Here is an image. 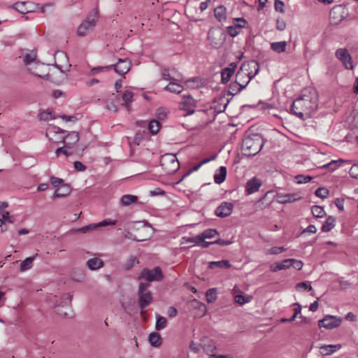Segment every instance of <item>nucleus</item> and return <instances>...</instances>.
I'll list each match as a JSON object with an SVG mask.
<instances>
[{"label":"nucleus","mask_w":358,"mask_h":358,"mask_svg":"<svg viewBox=\"0 0 358 358\" xmlns=\"http://www.w3.org/2000/svg\"><path fill=\"white\" fill-rule=\"evenodd\" d=\"M318 94L315 88H304L292 105V114L302 120L310 118L317 108Z\"/></svg>","instance_id":"nucleus-1"},{"label":"nucleus","mask_w":358,"mask_h":358,"mask_svg":"<svg viewBox=\"0 0 358 358\" xmlns=\"http://www.w3.org/2000/svg\"><path fill=\"white\" fill-rule=\"evenodd\" d=\"M259 64L255 60L243 63L236 75V83L241 84L245 88L250 81L258 73Z\"/></svg>","instance_id":"nucleus-2"},{"label":"nucleus","mask_w":358,"mask_h":358,"mask_svg":"<svg viewBox=\"0 0 358 358\" xmlns=\"http://www.w3.org/2000/svg\"><path fill=\"white\" fill-rule=\"evenodd\" d=\"M263 145L264 140L260 134H250L243 140L241 150L246 156H255L259 153Z\"/></svg>","instance_id":"nucleus-3"},{"label":"nucleus","mask_w":358,"mask_h":358,"mask_svg":"<svg viewBox=\"0 0 358 358\" xmlns=\"http://www.w3.org/2000/svg\"><path fill=\"white\" fill-rule=\"evenodd\" d=\"M73 294L70 292L64 293L60 296L57 295L51 296L49 299L50 303L54 305L55 308L57 309V313L60 315L67 317L69 313L63 310V308H70L71 305V300Z\"/></svg>","instance_id":"nucleus-4"},{"label":"nucleus","mask_w":358,"mask_h":358,"mask_svg":"<svg viewBox=\"0 0 358 358\" xmlns=\"http://www.w3.org/2000/svg\"><path fill=\"white\" fill-rule=\"evenodd\" d=\"M149 286V283L143 282L140 283L138 286V306L141 309V315H142L145 313V308L153 301L152 293L148 289Z\"/></svg>","instance_id":"nucleus-5"},{"label":"nucleus","mask_w":358,"mask_h":358,"mask_svg":"<svg viewBox=\"0 0 358 358\" xmlns=\"http://www.w3.org/2000/svg\"><path fill=\"white\" fill-rule=\"evenodd\" d=\"M98 18V11L92 10L86 19L79 25L77 29V34L79 36H85L87 34L92 31L96 26V22Z\"/></svg>","instance_id":"nucleus-6"},{"label":"nucleus","mask_w":358,"mask_h":358,"mask_svg":"<svg viewBox=\"0 0 358 358\" xmlns=\"http://www.w3.org/2000/svg\"><path fill=\"white\" fill-rule=\"evenodd\" d=\"M66 138H73V141H64V138H62V142L64 143V145L55 150L57 157H59L61 155L67 157L73 153V148L74 145L79 141V134L76 131H71L66 135Z\"/></svg>","instance_id":"nucleus-7"},{"label":"nucleus","mask_w":358,"mask_h":358,"mask_svg":"<svg viewBox=\"0 0 358 358\" xmlns=\"http://www.w3.org/2000/svg\"><path fill=\"white\" fill-rule=\"evenodd\" d=\"M160 165L167 174L174 173L180 168V163L176 155L166 153L162 156Z\"/></svg>","instance_id":"nucleus-8"},{"label":"nucleus","mask_w":358,"mask_h":358,"mask_svg":"<svg viewBox=\"0 0 358 358\" xmlns=\"http://www.w3.org/2000/svg\"><path fill=\"white\" fill-rule=\"evenodd\" d=\"M226 34L224 30L220 27H213L208 33L209 44L214 48H220L224 43Z\"/></svg>","instance_id":"nucleus-9"},{"label":"nucleus","mask_w":358,"mask_h":358,"mask_svg":"<svg viewBox=\"0 0 358 358\" xmlns=\"http://www.w3.org/2000/svg\"><path fill=\"white\" fill-rule=\"evenodd\" d=\"M139 278L145 279L148 282L159 281L163 278V274L161 268L158 266L151 270L144 268L141 271Z\"/></svg>","instance_id":"nucleus-10"},{"label":"nucleus","mask_w":358,"mask_h":358,"mask_svg":"<svg viewBox=\"0 0 358 358\" xmlns=\"http://www.w3.org/2000/svg\"><path fill=\"white\" fill-rule=\"evenodd\" d=\"M196 106V101L189 95L182 96V100L179 103V109L186 111V113L183 115L184 116L193 114Z\"/></svg>","instance_id":"nucleus-11"},{"label":"nucleus","mask_w":358,"mask_h":358,"mask_svg":"<svg viewBox=\"0 0 358 358\" xmlns=\"http://www.w3.org/2000/svg\"><path fill=\"white\" fill-rule=\"evenodd\" d=\"M336 57L340 60L346 69L352 70L354 68L352 59L346 48H338L335 52Z\"/></svg>","instance_id":"nucleus-12"},{"label":"nucleus","mask_w":358,"mask_h":358,"mask_svg":"<svg viewBox=\"0 0 358 358\" xmlns=\"http://www.w3.org/2000/svg\"><path fill=\"white\" fill-rule=\"evenodd\" d=\"M342 319L334 315H326L323 319L319 320V327H324L327 329H331L338 327L341 324Z\"/></svg>","instance_id":"nucleus-13"},{"label":"nucleus","mask_w":358,"mask_h":358,"mask_svg":"<svg viewBox=\"0 0 358 358\" xmlns=\"http://www.w3.org/2000/svg\"><path fill=\"white\" fill-rule=\"evenodd\" d=\"M55 66L62 73H66L70 70L71 64H69L67 55L63 52H57L55 54Z\"/></svg>","instance_id":"nucleus-14"},{"label":"nucleus","mask_w":358,"mask_h":358,"mask_svg":"<svg viewBox=\"0 0 358 358\" xmlns=\"http://www.w3.org/2000/svg\"><path fill=\"white\" fill-rule=\"evenodd\" d=\"M115 223H116L115 220L108 221V220H103L96 224H90L89 225L85 226L81 228L72 229L70 230V233L77 234V233L81 232V233L86 234V233L90 232L92 230H94V229H97L98 227H105L107 225H114V224H115Z\"/></svg>","instance_id":"nucleus-15"},{"label":"nucleus","mask_w":358,"mask_h":358,"mask_svg":"<svg viewBox=\"0 0 358 358\" xmlns=\"http://www.w3.org/2000/svg\"><path fill=\"white\" fill-rule=\"evenodd\" d=\"M110 66V68L114 66V70L117 73L120 75H124L129 71L131 66V62L128 59H119L117 64Z\"/></svg>","instance_id":"nucleus-16"},{"label":"nucleus","mask_w":358,"mask_h":358,"mask_svg":"<svg viewBox=\"0 0 358 358\" xmlns=\"http://www.w3.org/2000/svg\"><path fill=\"white\" fill-rule=\"evenodd\" d=\"M234 208V205L230 202H222L215 210V215L220 217L229 216Z\"/></svg>","instance_id":"nucleus-17"},{"label":"nucleus","mask_w":358,"mask_h":358,"mask_svg":"<svg viewBox=\"0 0 358 358\" xmlns=\"http://www.w3.org/2000/svg\"><path fill=\"white\" fill-rule=\"evenodd\" d=\"M235 20L236 21V23L227 27V32L231 37L237 36L240 29L244 27L246 24V21L243 18H237Z\"/></svg>","instance_id":"nucleus-18"},{"label":"nucleus","mask_w":358,"mask_h":358,"mask_svg":"<svg viewBox=\"0 0 358 358\" xmlns=\"http://www.w3.org/2000/svg\"><path fill=\"white\" fill-rule=\"evenodd\" d=\"M199 345H201L204 352L209 355L214 354L216 350L213 341L207 336H203L201 338Z\"/></svg>","instance_id":"nucleus-19"},{"label":"nucleus","mask_w":358,"mask_h":358,"mask_svg":"<svg viewBox=\"0 0 358 358\" xmlns=\"http://www.w3.org/2000/svg\"><path fill=\"white\" fill-rule=\"evenodd\" d=\"M22 59L24 64L28 67L31 66L33 64H36V67L39 66V62L36 60V52L34 50L25 52L22 55Z\"/></svg>","instance_id":"nucleus-20"},{"label":"nucleus","mask_w":358,"mask_h":358,"mask_svg":"<svg viewBox=\"0 0 358 358\" xmlns=\"http://www.w3.org/2000/svg\"><path fill=\"white\" fill-rule=\"evenodd\" d=\"M261 185V180L259 179H257V178H253L247 182L246 191L248 194H252L258 191Z\"/></svg>","instance_id":"nucleus-21"},{"label":"nucleus","mask_w":358,"mask_h":358,"mask_svg":"<svg viewBox=\"0 0 358 358\" xmlns=\"http://www.w3.org/2000/svg\"><path fill=\"white\" fill-rule=\"evenodd\" d=\"M71 192V188L68 184H63L59 188L56 189L55 194L52 196V199L64 197L68 196Z\"/></svg>","instance_id":"nucleus-22"},{"label":"nucleus","mask_w":358,"mask_h":358,"mask_svg":"<svg viewBox=\"0 0 358 358\" xmlns=\"http://www.w3.org/2000/svg\"><path fill=\"white\" fill-rule=\"evenodd\" d=\"M291 261H292L291 259H286L280 262L271 264L270 266V269L273 272H276L278 271L289 268L291 266Z\"/></svg>","instance_id":"nucleus-23"},{"label":"nucleus","mask_w":358,"mask_h":358,"mask_svg":"<svg viewBox=\"0 0 358 358\" xmlns=\"http://www.w3.org/2000/svg\"><path fill=\"white\" fill-rule=\"evenodd\" d=\"M87 266L92 271L97 270L104 266V262L102 259L98 257H93L87 260Z\"/></svg>","instance_id":"nucleus-24"},{"label":"nucleus","mask_w":358,"mask_h":358,"mask_svg":"<svg viewBox=\"0 0 358 358\" xmlns=\"http://www.w3.org/2000/svg\"><path fill=\"white\" fill-rule=\"evenodd\" d=\"M341 348L340 344L337 345H322L320 346V353L323 356H328L333 354Z\"/></svg>","instance_id":"nucleus-25"},{"label":"nucleus","mask_w":358,"mask_h":358,"mask_svg":"<svg viewBox=\"0 0 358 358\" xmlns=\"http://www.w3.org/2000/svg\"><path fill=\"white\" fill-rule=\"evenodd\" d=\"M301 197L299 194H287L285 195L278 196V202L280 203H292L300 199Z\"/></svg>","instance_id":"nucleus-26"},{"label":"nucleus","mask_w":358,"mask_h":358,"mask_svg":"<svg viewBox=\"0 0 358 358\" xmlns=\"http://www.w3.org/2000/svg\"><path fill=\"white\" fill-rule=\"evenodd\" d=\"M148 341L150 345L153 347H159L162 344V338L159 333L152 332L150 334Z\"/></svg>","instance_id":"nucleus-27"},{"label":"nucleus","mask_w":358,"mask_h":358,"mask_svg":"<svg viewBox=\"0 0 358 358\" xmlns=\"http://www.w3.org/2000/svg\"><path fill=\"white\" fill-rule=\"evenodd\" d=\"M134 229H136L138 231V234L136 236L146 235L147 238L150 236V226L148 225L141 224L140 222H138L135 225Z\"/></svg>","instance_id":"nucleus-28"},{"label":"nucleus","mask_w":358,"mask_h":358,"mask_svg":"<svg viewBox=\"0 0 358 358\" xmlns=\"http://www.w3.org/2000/svg\"><path fill=\"white\" fill-rule=\"evenodd\" d=\"M286 41L273 42L271 43V49L277 53L284 52L286 50Z\"/></svg>","instance_id":"nucleus-29"},{"label":"nucleus","mask_w":358,"mask_h":358,"mask_svg":"<svg viewBox=\"0 0 358 358\" xmlns=\"http://www.w3.org/2000/svg\"><path fill=\"white\" fill-rule=\"evenodd\" d=\"M227 176V169L224 166H221L219 169V172L215 173L214 176V180L217 184L222 183Z\"/></svg>","instance_id":"nucleus-30"},{"label":"nucleus","mask_w":358,"mask_h":358,"mask_svg":"<svg viewBox=\"0 0 358 358\" xmlns=\"http://www.w3.org/2000/svg\"><path fill=\"white\" fill-rule=\"evenodd\" d=\"M5 222H8L10 224L14 222V217L11 216L8 211L3 212L1 218H0V227H1L2 231L7 230L6 228H3V224H4Z\"/></svg>","instance_id":"nucleus-31"},{"label":"nucleus","mask_w":358,"mask_h":358,"mask_svg":"<svg viewBox=\"0 0 358 358\" xmlns=\"http://www.w3.org/2000/svg\"><path fill=\"white\" fill-rule=\"evenodd\" d=\"M214 15L220 22L224 21L226 20V8L222 6L217 7L214 10Z\"/></svg>","instance_id":"nucleus-32"},{"label":"nucleus","mask_w":358,"mask_h":358,"mask_svg":"<svg viewBox=\"0 0 358 358\" xmlns=\"http://www.w3.org/2000/svg\"><path fill=\"white\" fill-rule=\"evenodd\" d=\"M208 267L211 269L215 268H230L231 264L228 260H221L217 262H211L209 263Z\"/></svg>","instance_id":"nucleus-33"},{"label":"nucleus","mask_w":358,"mask_h":358,"mask_svg":"<svg viewBox=\"0 0 358 358\" xmlns=\"http://www.w3.org/2000/svg\"><path fill=\"white\" fill-rule=\"evenodd\" d=\"M38 255L36 254L33 257H27L20 264V271H25L30 269L33 266V261Z\"/></svg>","instance_id":"nucleus-34"},{"label":"nucleus","mask_w":358,"mask_h":358,"mask_svg":"<svg viewBox=\"0 0 358 358\" xmlns=\"http://www.w3.org/2000/svg\"><path fill=\"white\" fill-rule=\"evenodd\" d=\"M335 222L336 219L332 216H329L322 227V231H329L331 229L334 227Z\"/></svg>","instance_id":"nucleus-35"},{"label":"nucleus","mask_w":358,"mask_h":358,"mask_svg":"<svg viewBox=\"0 0 358 358\" xmlns=\"http://www.w3.org/2000/svg\"><path fill=\"white\" fill-rule=\"evenodd\" d=\"M138 200V197L134 195L125 194L121 198V203L122 206H129L131 203H136Z\"/></svg>","instance_id":"nucleus-36"},{"label":"nucleus","mask_w":358,"mask_h":358,"mask_svg":"<svg viewBox=\"0 0 358 358\" xmlns=\"http://www.w3.org/2000/svg\"><path fill=\"white\" fill-rule=\"evenodd\" d=\"M156 324L155 329L160 331L166 327V319L164 317L161 316L159 314H156Z\"/></svg>","instance_id":"nucleus-37"},{"label":"nucleus","mask_w":358,"mask_h":358,"mask_svg":"<svg viewBox=\"0 0 358 358\" xmlns=\"http://www.w3.org/2000/svg\"><path fill=\"white\" fill-rule=\"evenodd\" d=\"M27 5V1L16 2L15 3L13 4L10 7L22 14H26L27 13V10L26 8Z\"/></svg>","instance_id":"nucleus-38"},{"label":"nucleus","mask_w":358,"mask_h":358,"mask_svg":"<svg viewBox=\"0 0 358 358\" xmlns=\"http://www.w3.org/2000/svg\"><path fill=\"white\" fill-rule=\"evenodd\" d=\"M133 94L128 90H126L122 94V99L124 101V105L127 108V110H130V104L132 102Z\"/></svg>","instance_id":"nucleus-39"},{"label":"nucleus","mask_w":358,"mask_h":358,"mask_svg":"<svg viewBox=\"0 0 358 358\" xmlns=\"http://www.w3.org/2000/svg\"><path fill=\"white\" fill-rule=\"evenodd\" d=\"M161 124L158 120H152L148 124V129L152 134H156L159 131Z\"/></svg>","instance_id":"nucleus-40"},{"label":"nucleus","mask_w":358,"mask_h":358,"mask_svg":"<svg viewBox=\"0 0 358 358\" xmlns=\"http://www.w3.org/2000/svg\"><path fill=\"white\" fill-rule=\"evenodd\" d=\"M243 86L236 82L231 83L229 86V94L233 96L237 94L243 89Z\"/></svg>","instance_id":"nucleus-41"},{"label":"nucleus","mask_w":358,"mask_h":358,"mask_svg":"<svg viewBox=\"0 0 358 358\" xmlns=\"http://www.w3.org/2000/svg\"><path fill=\"white\" fill-rule=\"evenodd\" d=\"M216 157V155L212 156L210 158H206L203 159L201 163L199 164L194 166L192 169L189 170L182 178L181 180L184 179L187 176L189 175L192 171H197L203 164H206L213 159H215Z\"/></svg>","instance_id":"nucleus-42"},{"label":"nucleus","mask_w":358,"mask_h":358,"mask_svg":"<svg viewBox=\"0 0 358 358\" xmlns=\"http://www.w3.org/2000/svg\"><path fill=\"white\" fill-rule=\"evenodd\" d=\"M216 235H218V232L216 229H208L202 232L199 236L201 238V241L205 240L206 238H213Z\"/></svg>","instance_id":"nucleus-43"},{"label":"nucleus","mask_w":358,"mask_h":358,"mask_svg":"<svg viewBox=\"0 0 358 358\" xmlns=\"http://www.w3.org/2000/svg\"><path fill=\"white\" fill-rule=\"evenodd\" d=\"M38 117L41 121H48L55 119L52 113L48 110H41L38 114Z\"/></svg>","instance_id":"nucleus-44"},{"label":"nucleus","mask_w":358,"mask_h":358,"mask_svg":"<svg viewBox=\"0 0 358 358\" xmlns=\"http://www.w3.org/2000/svg\"><path fill=\"white\" fill-rule=\"evenodd\" d=\"M124 237L126 238H128V239H130V240H132V241H143L147 240V236L146 235L136 236V235L134 234L133 233H131L130 231H127L125 235H124Z\"/></svg>","instance_id":"nucleus-45"},{"label":"nucleus","mask_w":358,"mask_h":358,"mask_svg":"<svg viewBox=\"0 0 358 358\" xmlns=\"http://www.w3.org/2000/svg\"><path fill=\"white\" fill-rule=\"evenodd\" d=\"M36 66H37L36 64H33L31 66L28 67V71L35 76L43 78V71L41 70V69L43 66L40 63L38 67Z\"/></svg>","instance_id":"nucleus-46"},{"label":"nucleus","mask_w":358,"mask_h":358,"mask_svg":"<svg viewBox=\"0 0 358 358\" xmlns=\"http://www.w3.org/2000/svg\"><path fill=\"white\" fill-rule=\"evenodd\" d=\"M166 90L174 92L177 94H180L182 91V87L176 83H170L165 88Z\"/></svg>","instance_id":"nucleus-47"},{"label":"nucleus","mask_w":358,"mask_h":358,"mask_svg":"<svg viewBox=\"0 0 358 358\" xmlns=\"http://www.w3.org/2000/svg\"><path fill=\"white\" fill-rule=\"evenodd\" d=\"M206 300L208 303H213L217 299V289L215 288L209 289L206 293Z\"/></svg>","instance_id":"nucleus-48"},{"label":"nucleus","mask_w":358,"mask_h":358,"mask_svg":"<svg viewBox=\"0 0 358 358\" xmlns=\"http://www.w3.org/2000/svg\"><path fill=\"white\" fill-rule=\"evenodd\" d=\"M192 306H194L195 308H198L200 312V316H203L206 313V306L205 304L202 303L201 302L194 299L192 301Z\"/></svg>","instance_id":"nucleus-49"},{"label":"nucleus","mask_w":358,"mask_h":358,"mask_svg":"<svg viewBox=\"0 0 358 358\" xmlns=\"http://www.w3.org/2000/svg\"><path fill=\"white\" fill-rule=\"evenodd\" d=\"M294 306H296L297 307L295 308L294 310V315L289 318V320H287V318H282L280 320L281 322H292L296 319V317L298 316V315L301 313V307L300 304L298 303H295Z\"/></svg>","instance_id":"nucleus-50"},{"label":"nucleus","mask_w":358,"mask_h":358,"mask_svg":"<svg viewBox=\"0 0 358 358\" xmlns=\"http://www.w3.org/2000/svg\"><path fill=\"white\" fill-rule=\"evenodd\" d=\"M250 299L251 297L249 296H244L242 294H234L235 301L240 305H243L246 303H248L250 301Z\"/></svg>","instance_id":"nucleus-51"},{"label":"nucleus","mask_w":358,"mask_h":358,"mask_svg":"<svg viewBox=\"0 0 358 358\" xmlns=\"http://www.w3.org/2000/svg\"><path fill=\"white\" fill-rule=\"evenodd\" d=\"M312 213L316 217H323L325 215V211L322 207L314 206L312 208Z\"/></svg>","instance_id":"nucleus-52"},{"label":"nucleus","mask_w":358,"mask_h":358,"mask_svg":"<svg viewBox=\"0 0 358 358\" xmlns=\"http://www.w3.org/2000/svg\"><path fill=\"white\" fill-rule=\"evenodd\" d=\"M233 74L234 73H232L230 70L223 69L221 72L222 83H228Z\"/></svg>","instance_id":"nucleus-53"},{"label":"nucleus","mask_w":358,"mask_h":358,"mask_svg":"<svg viewBox=\"0 0 358 358\" xmlns=\"http://www.w3.org/2000/svg\"><path fill=\"white\" fill-rule=\"evenodd\" d=\"M315 195L322 199L327 198L329 195V190L324 187H319L315 191Z\"/></svg>","instance_id":"nucleus-54"},{"label":"nucleus","mask_w":358,"mask_h":358,"mask_svg":"<svg viewBox=\"0 0 358 358\" xmlns=\"http://www.w3.org/2000/svg\"><path fill=\"white\" fill-rule=\"evenodd\" d=\"M168 113V110L164 108H159L157 110L156 116L158 120H164L166 119Z\"/></svg>","instance_id":"nucleus-55"},{"label":"nucleus","mask_w":358,"mask_h":358,"mask_svg":"<svg viewBox=\"0 0 358 358\" xmlns=\"http://www.w3.org/2000/svg\"><path fill=\"white\" fill-rule=\"evenodd\" d=\"M295 179L296 180L297 183H307L312 180V177L309 176H303V175H297L295 176Z\"/></svg>","instance_id":"nucleus-56"},{"label":"nucleus","mask_w":358,"mask_h":358,"mask_svg":"<svg viewBox=\"0 0 358 358\" xmlns=\"http://www.w3.org/2000/svg\"><path fill=\"white\" fill-rule=\"evenodd\" d=\"M163 78L165 80H176V81H180L181 80V76L178 75L177 77L171 76L169 71L164 70L162 73Z\"/></svg>","instance_id":"nucleus-57"},{"label":"nucleus","mask_w":358,"mask_h":358,"mask_svg":"<svg viewBox=\"0 0 358 358\" xmlns=\"http://www.w3.org/2000/svg\"><path fill=\"white\" fill-rule=\"evenodd\" d=\"M50 182L55 187L58 188L64 184V182L62 178H59L55 176L50 177Z\"/></svg>","instance_id":"nucleus-58"},{"label":"nucleus","mask_w":358,"mask_h":358,"mask_svg":"<svg viewBox=\"0 0 358 358\" xmlns=\"http://www.w3.org/2000/svg\"><path fill=\"white\" fill-rule=\"evenodd\" d=\"M296 289L297 290H299L300 289L303 288L304 289L311 290L313 289L312 286L310 285V283L309 282H299L296 285Z\"/></svg>","instance_id":"nucleus-59"},{"label":"nucleus","mask_w":358,"mask_h":358,"mask_svg":"<svg viewBox=\"0 0 358 358\" xmlns=\"http://www.w3.org/2000/svg\"><path fill=\"white\" fill-rule=\"evenodd\" d=\"M284 6H285V4L282 1L275 0V9L276 11L280 12L282 13H285Z\"/></svg>","instance_id":"nucleus-60"},{"label":"nucleus","mask_w":358,"mask_h":358,"mask_svg":"<svg viewBox=\"0 0 358 358\" xmlns=\"http://www.w3.org/2000/svg\"><path fill=\"white\" fill-rule=\"evenodd\" d=\"M292 261H291V266H292L294 268H295L297 270H301L303 267V262L301 260H297L295 259H291Z\"/></svg>","instance_id":"nucleus-61"},{"label":"nucleus","mask_w":358,"mask_h":358,"mask_svg":"<svg viewBox=\"0 0 358 358\" xmlns=\"http://www.w3.org/2000/svg\"><path fill=\"white\" fill-rule=\"evenodd\" d=\"M285 248L284 247H273L268 250V253L270 255H277L282 252L285 251Z\"/></svg>","instance_id":"nucleus-62"},{"label":"nucleus","mask_w":358,"mask_h":358,"mask_svg":"<svg viewBox=\"0 0 358 358\" xmlns=\"http://www.w3.org/2000/svg\"><path fill=\"white\" fill-rule=\"evenodd\" d=\"M286 22L282 19H278L276 22V29L279 31H283L286 28Z\"/></svg>","instance_id":"nucleus-63"},{"label":"nucleus","mask_w":358,"mask_h":358,"mask_svg":"<svg viewBox=\"0 0 358 358\" xmlns=\"http://www.w3.org/2000/svg\"><path fill=\"white\" fill-rule=\"evenodd\" d=\"M350 175L355 178H358V164H354L350 170Z\"/></svg>","instance_id":"nucleus-64"}]
</instances>
